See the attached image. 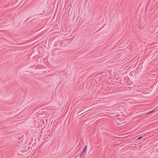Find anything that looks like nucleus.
<instances>
[{"mask_svg": "<svg viewBox=\"0 0 158 158\" xmlns=\"http://www.w3.org/2000/svg\"><path fill=\"white\" fill-rule=\"evenodd\" d=\"M86 150L84 149H83V151L82 152L83 153H84L85 152H86Z\"/></svg>", "mask_w": 158, "mask_h": 158, "instance_id": "1", "label": "nucleus"}, {"mask_svg": "<svg viewBox=\"0 0 158 158\" xmlns=\"http://www.w3.org/2000/svg\"><path fill=\"white\" fill-rule=\"evenodd\" d=\"M87 145H86V146H85V147H84V149H86H86H87Z\"/></svg>", "mask_w": 158, "mask_h": 158, "instance_id": "2", "label": "nucleus"}, {"mask_svg": "<svg viewBox=\"0 0 158 158\" xmlns=\"http://www.w3.org/2000/svg\"><path fill=\"white\" fill-rule=\"evenodd\" d=\"M142 138V136H140V137H139V138H138L137 139H141Z\"/></svg>", "mask_w": 158, "mask_h": 158, "instance_id": "3", "label": "nucleus"}, {"mask_svg": "<svg viewBox=\"0 0 158 158\" xmlns=\"http://www.w3.org/2000/svg\"><path fill=\"white\" fill-rule=\"evenodd\" d=\"M83 153L82 152V153L81 154L80 156V157H81V156L83 154Z\"/></svg>", "mask_w": 158, "mask_h": 158, "instance_id": "4", "label": "nucleus"}, {"mask_svg": "<svg viewBox=\"0 0 158 158\" xmlns=\"http://www.w3.org/2000/svg\"><path fill=\"white\" fill-rule=\"evenodd\" d=\"M152 112V111L150 112L149 113H151Z\"/></svg>", "mask_w": 158, "mask_h": 158, "instance_id": "5", "label": "nucleus"}]
</instances>
